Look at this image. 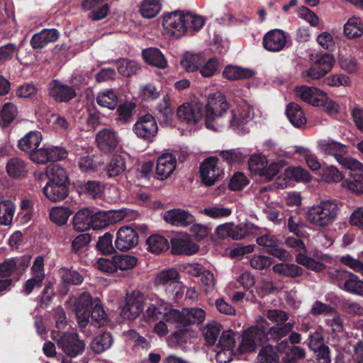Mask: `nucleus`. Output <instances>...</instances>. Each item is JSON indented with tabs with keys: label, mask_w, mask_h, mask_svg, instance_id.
Segmentation results:
<instances>
[{
	"label": "nucleus",
	"mask_w": 363,
	"mask_h": 363,
	"mask_svg": "<svg viewBox=\"0 0 363 363\" xmlns=\"http://www.w3.org/2000/svg\"><path fill=\"white\" fill-rule=\"evenodd\" d=\"M296 261L299 264L316 272H322L325 269L324 264L308 257L306 254L296 255Z\"/></svg>",
	"instance_id": "nucleus-55"
},
{
	"label": "nucleus",
	"mask_w": 363,
	"mask_h": 363,
	"mask_svg": "<svg viewBox=\"0 0 363 363\" xmlns=\"http://www.w3.org/2000/svg\"><path fill=\"white\" fill-rule=\"evenodd\" d=\"M285 179L296 182L307 183L311 179L310 174L305 169L301 167H289L284 171Z\"/></svg>",
	"instance_id": "nucleus-38"
},
{
	"label": "nucleus",
	"mask_w": 363,
	"mask_h": 363,
	"mask_svg": "<svg viewBox=\"0 0 363 363\" xmlns=\"http://www.w3.org/2000/svg\"><path fill=\"white\" fill-rule=\"evenodd\" d=\"M271 339L267 334V328L256 325L245 330L239 350L242 353L253 352L259 345Z\"/></svg>",
	"instance_id": "nucleus-8"
},
{
	"label": "nucleus",
	"mask_w": 363,
	"mask_h": 363,
	"mask_svg": "<svg viewBox=\"0 0 363 363\" xmlns=\"http://www.w3.org/2000/svg\"><path fill=\"white\" fill-rule=\"evenodd\" d=\"M264 315L275 325L267 328V334L269 338L274 341H279L286 337L294 328V322H288L289 314L280 309L267 310Z\"/></svg>",
	"instance_id": "nucleus-5"
},
{
	"label": "nucleus",
	"mask_w": 363,
	"mask_h": 363,
	"mask_svg": "<svg viewBox=\"0 0 363 363\" xmlns=\"http://www.w3.org/2000/svg\"><path fill=\"white\" fill-rule=\"evenodd\" d=\"M319 149L327 155L341 159L347 152V147L332 140H320L318 143Z\"/></svg>",
	"instance_id": "nucleus-31"
},
{
	"label": "nucleus",
	"mask_w": 363,
	"mask_h": 363,
	"mask_svg": "<svg viewBox=\"0 0 363 363\" xmlns=\"http://www.w3.org/2000/svg\"><path fill=\"white\" fill-rule=\"evenodd\" d=\"M112 213L108 211H92L91 228L93 230L102 229L113 222Z\"/></svg>",
	"instance_id": "nucleus-49"
},
{
	"label": "nucleus",
	"mask_w": 363,
	"mask_h": 363,
	"mask_svg": "<svg viewBox=\"0 0 363 363\" xmlns=\"http://www.w3.org/2000/svg\"><path fill=\"white\" fill-rule=\"evenodd\" d=\"M138 243V235L134 228L123 226L117 232L115 246L120 251H128Z\"/></svg>",
	"instance_id": "nucleus-19"
},
{
	"label": "nucleus",
	"mask_w": 363,
	"mask_h": 363,
	"mask_svg": "<svg viewBox=\"0 0 363 363\" xmlns=\"http://www.w3.org/2000/svg\"><path fill=\"white\" fill-rule=\"evenodd\" d=\"M162 9L160 0H143L139 7L140 14L147 18L156 16Z\"/></svg>",
	"instance_id": "nucleus-42"
},
{
	"label": "nucleus",
	"mask_w": 363,
	"mask_h": 363,
	"mask_svg": "<svg viewBox=\"0 0 363 363\" xmlns=\"http://www.w3.org/2000/svg\"><path fill=\"white\" fill-rule=\"evenodd\" d=\"M42 140V134L39 131H30L18 141L19 148L30 154V159H34L33 155L37 154V148Z\"/></svg>",
	"instance_id": "nucleus-29"
},
{
	"label": "nucleus",
	"mask_w": 363,
	"mask_h": 363,
	"mask_svg": "<svg viewBox=\"0 0 363 363\" xmlns=\"http://www.w3.org/2000/svg\"><path fill=\"white\" fill-rule=\"evenodd\" d=\"M306 356V350L299 346H292L285 352L282 357L281 363H300Z\"/></svg>",
	"instance_id": "nucleus-54"
},
{
	"label": "nucleus",
	"mask_w": 363,
	"mask_h": 363,
	"mask_svg": "<svg viewBox=\"0 0 363 363\" xmlns=\"http://www.w3.org/2000/svg\"><path fill=\"white\" fill-rule=\"evenodd\" d=\"M148 250L156 254L161 253L168 250V240L163 236L155 234L150 235L147 240Z\"/></svg>",
	"instance_id": "nucleus-43"
},
{
	"label": "nucleus",
	"mask_w": 363,
	"mask_h": 363,
	"mask_svg": "<svg viewBox=\"0 0 363 363\" xmlns=\"http://www.w3.org/2000/svg\"><path fill=\"white\" fill-rule=\"evenodd\" d=\"M294 91L297 97L314 106H319L325 100V93L313 86H297Z\"/></svg>",
	"instance_id": "nucleus-22"
},
{
	"label": "nucleus",
	"mask_w": 363,
	"mask_h": 363,
	"mask_svg": "<svg viewBox=\"0 0 363 363\" xmlns=\"http://www.w3.org/2000/svg\"><path fill=\"white\" fill-rule=\"evenodd\" d=\"M179 274L174 268H169L160 272L155 279V284L157 286H165L168 290L179 281Z\"/></svg>",
	"instance_id": "nucleus-34"
},
{
	"label": "nucleus",
	"mask_w": 363,
	"mask_h": 363,
	"mask_svg": "<svg viewBox=\"0 0 363 363\" xmlns=\"http://www.w3.org/2000/svg\"><path fill=\"white\" fill-rule=\"evenodd\" d=\"M92 210L82 208L77 212L72 219L74 228L77 231H85L91 228Z\"/></svg>",
	"instance_id": "nucleus-33"
},
{
	"label": "nucleus",
	"mask_w": 363,
	"mask_h": 363,
	"mask_svg": "<svg viewBox=\"0 0 363 363\" xmlns=\"http://www.w3.org/2000/svg\"><path fill=\"white\" fill-rule=\"evenodd\" d=\"M232 117L230 124L236 130H242L245 124L251 121L255 115L252 107L247 103H243L240 106L231 111Z\"/></svg>",
	"instance_id": "nucleus-23"
},
{
	"label": "nucleus",
	"mask_w": 363,
	"mask_h": 363,
	"mask_svg": "<svg viewBox=\"0 0 363 363\" xmlns=\"http://www.w3.org/2000/svg\"><path fill=\"white\" fill-rule=\"evenodd\" d=\"M68 303L74 311L78 325L82 328H85L89 323L91 306L93 307L91 318L94 327H100L101 322L106 320V313L101 305L99 298H92L87 292L82 293L78 297L69 298Z\"/></svg>",
	"instance_id": "nucleus-2"
},
{
	"label": "nucleus",
	"mask_w": 363,
	"mask_h": 363,
	"mask_svg": "<svg viewBox=\"0 0 363 363\" xmlns=\"http://www.w3.org/2000/svg\"><path fill=\"white\" fill-rule=\"evenodd\" d=\"M184 23L186 33H194L199 30L205 23L204 18L199 15L192 13H184Z\"/></svg>",
	"instance_id": "nucleus-51"
},
{
	"label": "nucleus",
	"mask_w": 363,
	"mask_h": 363,
	"mask_svg": "<svg viewBox=\"0 0 363 363\" xmlns=\"http://www.w3.org/2000/svg\"><path fill=\"white\" fill-rule=\"evenodd\" d=\"M198 250V246L186 235L176 236L172 240V251L174 255H190Z\"/></svg>",
	"instance_id": "nucleus-27"
},
{
	"label": "nucleus",
	"mask_w": 363,
	"mask_h": 363,
	"mask_svg": "<svg viewBox=\"0 0 363 363\" xmlns=\"http://www.w3.org/2000/svg\"><path fill=\"white\" fill-rule=\"evenodd\" d=\"M99 150L105 154H111L116 149L119 143L117 133L111 128H104L96 135Z\"/></svg>",
	"instance_id": "nucleus-21"
},
{
	"label": "nucleus",
	"mask_w": 363,
	"mask_h": 363,
	"mask_svg": "<svg viewBox=\"0 0 363 363\" xmlns=\"http://www.w3.org/2000/svg\"><path fill=\"white\" fill-rule=\"evenodd\" d=\"M57 346L67 355L75 357L82 354L85 348V343L79 339L77 333H66L58 339Z\"/></svg>",
	"instance_id": "nucleus-14"
},
{
	"label": "nucleus",
	"mask_w": 363,
	"mask_h": 363,
	"mask_svg": "<svg viewBox=\"0 0 363 363\" xmlns=\"http://www.w3.org/2000/svg\"><path fill=\"white\" fill-rule=\"evenodd\" d=\"M133 130L138 137L150 140L157 133L158 126L155 118L151 114H146L138 120Z\"/></svg>",
	"instance_id": "nucleus-20"
},
{
	"label": "nucleus",
	"mask_w": 363,
	"mask_h": 363,
	"mask_svg": "<svg viewBox=\"0 0 363 363\" xmlns=\"http://www.w3.org/2000/svg\"><path fill=\"white\" fill-rule=\"evenodd\" d=\"M113 343L112 336L109 333H104L94 337L90 347L95 353H101L108 350Z\"/></svg>",
	"instance_id": "nucleus-45"
},
{
	"label": "nucleus",
	"mask_w": 363,
	"mask_h": 363,
	"mask_svg": "<svg viewBox=\"0 0 363 363\" xmlns=\"http://www.w3.org/2000/svg\"><path fill=\"white\" fill-rule=\"evenodd\" d=\"M273 151L277 157L291 158L295 155L304 159H313L315 157L309 149L302 146H294L291 151H286L281 148L274 147Z\"/></svg>",
	"instance_id": "nucleus-40"
},
{
	"label": "nucleus",
	"mask_w": 363,
	"mask_h": 363,
	"mask_svg": "<svg viewBox=\"0 0 363 363\" xmlns=\"http://www.w3.org/2000/svg\"><path fill=\"white\" fill-rule=\"evenodd\" d=\"M31 260L30 255L12 257L0 263V277L10 279L13 276L18 280L26 272Z\"/></svg>",
	"instance_id": "nucleus-11"
},
{
	"label": "nucleus",
	"mask_w": 363,
	"mask_h": 363,
	"mask_svg": "<svg viewBox=\"0 0 363 363\" xmlns=\"http://www.w3.org/2000/svg\"><path fill=\"white\" fill-rule=\"evenodd\" d=\"M49 95L60 102H67L76 96L74 89L58 80H52L49 84Z\"/></svg>",
	"instance_id": "nucleus-26"
},
{
	"label": "nucleus",
	"mask_w": 363,
	"mask_h": 363,
	"mask_svg": "<svg viewBox=\"0 0 363 363\" xmlns=\"http://www.w3.org/2000/svg\"><path fill=\"white\" fill-rule=\"evenodd\" d=\"M145 61L152 66L163 69L167 67V60L162 52L156 48H149L143 50Z\"/></svg>",
	"instance_id": "nucleus-36"
},
{
	"label": "nucleus",
	"mask_w": 363,
	"mask_h": 363,
	"mask_svg": "<svg viewBox=\"0 0 363 363\" xmlns=\"http://www.w3.org/2000/svg\"><path fill=\"white\" fill-rule=\"evenodd\" d=\"M137 261L136 257L128 255L114 256V262L116 267V270L118 269L121 270L132 269L136 265Z\"/></svg>",
	"instance_id": "nucleus-61"
},
{
	"label": "nucleus",
	"mask_w": 363,
	"mask_h": 363,
	"mask_svg": "<svg viewBox=\"0 0 363 363\" xmlns=\"http://www.w3.org/2000/svg\"><path fill=\"white\" fill-rule=\"evenodd\" d=\"M347 188L356 193H363V172L349 174V179L346 181Z\"/></svg>",
	"instance_id": "nucleus-59"
},
{
	"label": "nucleus",
	"mask_w": 363,
	"mask_h": 363,
	"mask_svg": "<svg viewBox=\"0 0 363 363\" xmlns=\"http://www.w3.org/2000/svg\"><path fill=\"white\" fill-rule=\"evenodd\" d=\"M213 154V155H199L185 147L165 150L158 155L157 159H186L196 157L203 159H218V156L222 159H266L267 157L256 148H234L215 152Z\"/></svg>",
	"instance_id": "nucleus-1"
},
{
	"label": "nucleus",
	"mask_w": 363,
	"mask_h": 363,
	"mask_svg": "<svg viewBox=\"0 0 363 363\" xmlns=\"http://www.w3.org/2000/svg\"><path fill=\"white\" fill-rule=\"evenodd\" d=\"M229 106L224 95L221 92H215L208 95L206 104V113L205 118L206 126L208 129L217 130L213 121L223 117Z\"/></svg>",
	"instance_id": "nucleus-7"
},
{
	"label": "nucleus",
	"mask_w": 363,
	"mask_h": 363,
	"mask_svg": "<svg viewBox=\"0 0 363 363\" xmlns=\"http://www.w3.org/2000/svg\"><path fill=\"white\" fill-rule=\"evenodd\" d=\"M156 177L158 179L164 180L168 178L175 170L177 160H157Z\"/></svg>",
	"instance_id": "nucleus-48"
},
{
	"label": "nucleus",
	"mask_w": 363,
	"mask_h": 363,
	"mask_svg": "<svg viewBox=\"0 0 363 363\" xmlns=\"http://www.w3.org/2000/svg\"><path fill=\"white\" fill-rule=\"evenodd\" d=\"M163 218L166 223L176 227H185L194 221L193 215L181 208L166 211L163 214Z\"/></svg>",
	"instance_id": "nucleus-24"
},
{
	"label": "nucleus",
	"mask_w": 363,
	"mask_h": 363,
	"mask_svg": "<svg viewBox=\"0 0 363 363\" xmlns=\"http://www.w3.org/2000/svg\"><path fill=\"white\" fill-rule=\"evenodd\" d=\"M287 43V36L281 29H273L268 31L263 38L262 45L269 52H277L283 50Z\"/></svg>",
	"instance_id": "nucleus-18"
},
{
	"label": "nucleus",
	"mask_w": 363,
	"mask_h": 363,
	"mask_svg": "<svg viewBox=\"0 0 363 363\" xmlns=\"http://www.w3.org/2000/svg\"><path fill=\"white\" fill-rule=\"evenodd\" d=\"M163 28L170 36L179 38L186 33V27L184 23V13L181 11H174L163 16Z\"/></svg>",
	"instance_id": "nucleus-13"
},
{
	"label": "nucleus",
	"mask_w": 363,
	"mask_h": 363,
	"mask_svg": "<svg viewBox=\"0 0 363 363\" xmlns=\"http://www.w3.org/2000/svg\"><path fill=\"white\" fill-rule=\"evenodd\" d=\"M67 183L48 181L43 189V194L51 201L59 202L63 201L69 194Z\"/></svg>",
	"instance_id": "nucleus-25"
},
{
	"label": "nucleus",
	"mask_w": 363,
	"mask_h": 363,
	"mask_svg": "<svg viewBox=\"0 0 363 363\" xmlns=\"http://www.w3.org/2000/svg\"><path fill=\"white\" fill-rule=\"evenodd\" d=\"M147 303V298L140 291H134L128 294L121 310V315L124 319L134 320L143 311L144 306Z\"/></svg>",
	"instance_id": "nucleus-9"
},
{
	"label": "nucleus",
	"mask_w": 363,
	"mask_h": 363,
	"mask_svg": "<svg viewBox=\"0 0 363 363\" xmlns=\"http://www.w3.org/2000/svg\"><path fill=\"white\" fill-rule=\"evenodd\" d=\"M218 160H203L199 167V174L202 183L206 186H212L223 174V169Z\"/></svg>",
	"instance_id": "nucleus-16"
},
{
	"label": "nucleus",
	"mask_w": 363,
	"mask_h": 363,
	"mask_svg": "<svg viewBox=\"0 0 363 363\" xmlns=\"http://www.w3.org/2000/svg\"><path fill=\"white\" fill-rule=\"evenodd\" d=\"M344 33L349 38L359 37L363 34V24L359 18H352L344 26Z\"/></svg>",
	"instance_id": "nucleus-50"
},
{
	"label": "nucleus",
	"mask_w": 363,
	"mask_h": 363,
	"mask_svg": "<svg viewBox=\"0 0 363 363\" xmlns=\"http://www.w3.org/2000/svg\"><path fill=\"white\" fill-rule=\"evenodd\" d=\"M173 315L174 332L172 336L177 344L182 345L194 337L191 325L201 323L205 320L206 312L201 308L193 307L184 308L182 311L176 309Z\"/></svg>",
	"instance_id": "nucleus-3"
},
{
	"label": "nucleus",
	"mask_w": 363,
	"mask_h": 363,
	"mask_svg": "<svg viewBox=\"0 0 363 363\" xmlns=\"http://www.w3.org/2000/svg\"><path fill=\"white\" fill-rule=\"evenodd\" d=\"M177 116L181 121L188 125H198L203 117L202 105L198 102L184 104L179 106Z\"/></svg>",
	"instance_id": "nucleus-15"
},
{
	"label": "nucleus",
	"mask_w": 363,
	"mask_h": 363,
	"mask_svg": "<svg viewBox=\"0 0 363 363\" xmlns=\"http://www.w3.org/2000/svg\"><path fill=\"white\" fill-rule=\"evenodd\" d=\"M283 164L274 160H248L250 172L258 176L261 182L272 180L280 171Z\"/></svg>",
	"instance_id": "nucleus-10"
},
{
	"label": "nucleus",
	"mask_w": 363,
	"mask_h": 363,
	"mask_svg": "<svg viewBox=\"0 0 363 363\" xmlns=\"http://www.w3.org/2000/svg\"><path fill=\"white\" fill-rule=\"evenodd\" d=\"M258 357L261 363H277L279 360L277 352L271 345L262 347Z\"/></svg>",
	"instance_id": "nucleus-63"
},
{
	"label": "nucleus",
	"mask_w": 363,
	"mask_h": 363,
	"mask_svg": "<svg viewBox=\"0 0 363 363\" xmlns=\"http://www.w3.org/2000/svg\"><path fill=\"white\" fill-rule=\"evenodd\" d=\"M59 37L60 33L57 29H43L40 33L33 35L30 40V45L33 49H41L48 44L57 41Z\"/></svg>",
	"instance_id": "nucleus-28"
},
{
	"label": "nucleus",
	"mask_w": 363,
	"mask_h": 363,
	"mask_svg": "<svg viewBox=\"0 0 363 363\" xmlns=\"http://www.w3.org/2000/svg\"><path fill=\"white\" fill-rule=\"evenodd\" d=\"M16 210V206L10 200L0 202V224L9 225L11 224Z\"/></svg>",
	"instance_id": "nucleus-44"
},
{
	"label": "nucleus",
	"mask_w": 363,
	"mask_h": 363,
	"mask_svg": "<svg viewBox=\"0 0 363 363\" xmlns=\"http://www.w3.org/2000/svg\"><path fill=\"white\" fill-rule=\"evenodd\" d=\"M201 213L211 218L218 219L229 216L231 214L232 211L230 208L213 205L204 208L201 211Z\"/></svg>",
	"instance_id": "nucleus-57"
},
{
	"label": "nucleus",
	"mask_w": 363,
	"mask_h": 363,
	"mask_svg": "<svg viewBox=\"0 0 363 363\" xmlns=\"http://www.w3.org/2000/svg\"><path fill=\"white\" fill-rule=\"evenodd\" d=\"M68 155V151L61 146L46 147L37 150V157L44 159H66Z\"/></svg>",
	"instance_id": "nucleus-41"
},
{
	"label": "nucleus",
	"mask_w": 363,
	"mask_h": 363,
	"mask_svg": "<svg viewBox=\"0 0 363 363\" xmlns=\"http://www.w3.org/2000/svg\"><path fill=\"white\" fill-rule=\"evenodd\" d=\"M273 271L287 277H296L303 274V269L295 264L289 263H279L273 266Z\"/></svg>",
	"instance_id": "nucleus-46"
},
{
	"label": "nucleus",
	"mask_w": 363,
	"mask_h": 363,
	"mask_svg": "<svg viewBox=\"0 0 363 363\" xmlns=\"http://www.w3.org/2000/svg\"><path fill=\"white\" fill-rule=\"evenodd\" d=\"M286 113L291 123L295 127L299 128L306 122L305 114L297 104H289L286 107Z\"/></svg>",
	"instance_id": "nucleus-39"
},
{
	"label": "nucleus",
	"mask_w": 363,
	"mask_h": 363,
	"mask_svg": "<svg viewBox=\"0 0 363 363\" xmlns=\"http://www.w3.org/2000/svg\"><path fill=\"white\" fill-rule=\"evenodd\" d=\"M147 309L145 315L150 320L164 318L169 324L174 323V317L173 313L176 311L172 308V306L159 298L155 300H149L147 298Z\"/></svg>",
	"instance_id": "nucleus-12"
},
{
	"label": "nucleus",
	"mask_w": 363,
	"mask_h": 363,
	"mask_svg": "<svg viewBox=\"0 0 363 363\" xmlns=\"http://www.w3.org/2000/svg\"><path fill=\"white\" fill-rule=\"evenodd\" d=\"M221 331V325L217 322H211L203 328V335L208 345H213L216 342Z\"/></svg>",
	"instance_id": "nucleus-58"
},
{
	"label": "nucleus",
	"mask_w": 363,
	"mask_h": 363,
	"mask_svg": "<svg viewBox=\"0 0 363 363\" xmlns=\"http://www.w3.org/2000/svg\"><path fill=\"white\" fill-rule=\"evenodd\" d=\"M249 183L247 177L241 172H236L230 179L228 186L232 191H240L246 186Z\"/></svg>",
	"instance_id": "nucleus-64"
},
{
	"label": "nucleus",
	"mask_w": 363,
	"mask_h": 363,
	"mask_svg": "<svg viewBox=\"0 0 363 363\" xmlns=\"http://www.w3.org/2000/svg\"><path fill=\"white\" fill-rule=\"evenodd\" d=\"M201 286L206 294L212 292L216 288V280L214 274L209 270H204L201 274Z\"/></svg>",
	"instance_id": "nucleus-62"
},
{
	"label": "nucleus",
	"mask_w": 363,
	"mask_h": 363,
	"mask_svg": "<svg viewBox=\"0 0 363 363\" xmlns=\"http://www.w3.org/2000/svg\"><path fill=\"white\" fill-rule=\"evenodd\" d=\"M45 174L49 181L67 182V172L62 167L54 162L47 166Z\"/></svg>",
	"instance_id": "nucleus-47"
},
{
	"label": "nucleus",
	"mask_w": 363,
	"mask_h": 363,
	"mask_svg": "<svg viewBox=\"0 0 363 363\" xmlns=\"http://www.w3.org/2000/svg\"><path fill=\"white\" fill-rule=\"evenodd\" d=\"M116 65L118 72L124 77H129L135 74L139 69L138 62L128 59L119 60Z\"/></svg>",
	"instance_id": "nucleus-56"
},
{
	"label": "nucleus",
	"mask_w": 363,
	"mask_h": 363,
	"mask_svg": "<svg viewBox=\"0 0 363 363\" xmlns=\"http://www.w3.org/2000/svg\"><path fill=\"white\" fill-rule=\"evenodd\" d=\"M72 214L69 208L61 206L53 207L50 211V220L58 225L67 223L68 218Z\"/></svg>",
	"instance_id": "nucleus-53"
},
{
	"label": "nucleus",
	"mask_w": 363,
	"mask_h": 363,
	"mask_svg": "<svg viewBox=\"0 0 363 363\" xmlns=\"http://www.w3.org/2000/svg\"><path fill=\"white\" fill-rule=\"evenodd\" d=\"M206 62V57L201 52H186L181 60L182 67L187 72H195Z\"/></svg>",
	"instance_id": "nucleus-35"
},
{
	"label": "nucleus",
	"mask_w": 363,
	"mask_h": 363,
	"mask_svg": "<svg viewBox=\"0 0 363 363\" xmlns=\"http://www.w3.org/2000/svg\"><path fill=\"white\" fill-rule=\"evenodd\" d=\"M6 171L10 177L19 178L27 174L28 168L23 160H9L6 164Z\"/></svg>",
	"instance_id": "nucleus-52"
},
{
	"label": "nucleus",
	"mask_w": 363,
	"mask_h": 363,
	"mask_svg": "<svg viewBox=\"0 0 363 363\" xmlns=\"http://www.w3.org/2000/svg\"><path fill=\"white\" fill-rule=\"evenodd\" d=\"M229 238L233 240H241L250 234L259 235L262 233V230L256 225L252 223H245L239 225H235L230 223Z\"/></svg>",
	"instance_id": "nucleus-30"
},
{
	"label": "nucleus",
	"mask_w": 363,
	"mask_h": 363,
	"mask_svg": "<svg viewBox=\"0 0 363 363\" xmlns=\"http://www.w3.org/2000/svg\"><path fill=\"white\" fill-rule=\"evenodd\" d=\"M339 210V203L336 200H323L308 208L306 218L317 227L328 226L336 220Z\"/></svg>",
	"instance_id": "nucleus-4"
},
{
	"label": "nucleus",
	"mask_w": 363,
	"mask_h": 363,
	"mask_svg": "<svg viewBox=\"0 0 363 363\" xmlns=\"http://www.w3.org/2000/svg\"><path fill=\"white\" fill-rule=\"evenodd\" d=\"M328 338L333 345H338L347 337L343 318L335 314L333 318L325 319Z\"/></svg>",
	"instance_id": "nucleus-17"
},
{
	"label": "nucleus",
	"mask_w": 363,
	"mask_h": 363,
	"mask_svg": "<svg viewBox=\"0 0 363 363\" xmlns=\"http://www.w3.org/2000/svg\"><path fill=\"white\" fill-rule=\"evenodd\" d=\"M328 276L331 282L342 290L363 297V280L354 274L345 269H337L330 271Z\"/></svg>",
	"instance_id": "nucleus-6"
},
{
	"label": "nucleus",
	"mask_w": 363,
	"mask_h": 363,
	"mask_svg": "<svg viewBox=\"0 0 363 363\" xmlns=\"http://www.w3.org/2000/svg\"><path fill=\"white\" fill-rule=\"evenodd\" d=\"M255 75V72L249 68L240 66L228 65L223 71L224 78L235 81L250 78Z\"/></svg>",
	"instance_id": "nucleus-32"
},
{
	"label": "nucleus",
	"mask_w": 363,
	"mask_h": 363,
	"mask_svg": "<svg viewBox=\"0 0 363 363\" xmlns=\"http://www.w3.org/2000/svg\"><path fill=\"white\" fill-rule=\"evenodd\" d=\"M320 176L326 182H339L343 178L342 173L335 167L325 164L320 172Z\"/></svg>",
	"instance_id": "nucleus-60"
},
{
	"label": "nucleus",
	"mask_w": 363,
	"mask_h": 363,
	"mask_svg": "<svg viewBox=\"0 0 363 363\" xmlns=\"http://www.w3.org/2000/svg\"><path fill=\"white\" fill-rule=\"evenodd\" d=\"M96 101L99 106L109 110L115 109L118 102V95L113 89H107L99 92L96 96Z\"/></svg>",
	"instance_id": "nucleus-37"
}]
</instances>
